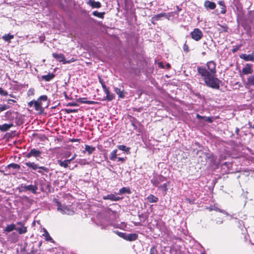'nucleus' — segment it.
<instances>
[{"instance_id":"6e6552de","label":"nucleus","mask_w":254,"mask_h":254,"mask_svg":"<svg viewBox=\"0 0 254 254\" xmlns=\"http://www.w3.org/2000/svg\"><path fill=\"white\" fill-rule=\"evenodd\" d=\"M42 154V152L39 150H38L35 148H33L31 149L30 152L27 153L25 157L27 158H29L31 157H34L35 158L40 157Z\"/></svg>"},{"instance_id":"6ab92c4d","label":"nucleus","mask_w":254,"mask_h":254,"mask_svg":"<svg viewBox=\"0 0 254 254\" xmlns=\"http://www.w3.org/2000/svg\"><path fill=\"white\" fill-rule=\"evenodd\" d=\"M55 76V75L53 73H49L47 75H44L41 76L42 79L45 81H49L53 79Z\"/></svg>"},{"instance_id":"f8f14e48","label":"nucleus","mask_w":254,"mask_h":254,"mask_svg":"<svg viewBox=\"0 0 254 254\" xmlns=\"http://www.w3.org/2000/svg\"><path fill=\"white\" fill-rule=\"evenodd\" d=\"M204 6L207 9H214L216 6L214 2L210 1L209 0H205L204 3Z\"/></svg>"},{"instance_id":"4c0bfd02","label":"nucleus","mask_w":254,"mask_h":254,"mask_svg":"<svg viewBox=\"0 0 254 254\" xmlns=\"http://www.w3.org/2000/svg\"><path fill=\"white\" fill-rule=\"evenodd\" d=\"M7 167L8 168H12L14 169H19L20 168V166L17 164L11 163L8 165Z\"/></svg>"},{"instance_id":"dca6fc26","label":"nucleus","mask_w":254,"mask_h":254,"mask_svg":"<svg viewBox=\"0 0 254 254\" xmlns=\"http://www.w3.org/2000/svg\"><path fill=\"white\" fill-rule=\"evenodd\" d=\"M204 155L205 156V159H208L211 164H216L215 160L216 158L213 155V154H210L208 153H205Z\"/></svg>"},{"instance_id":"e2e57ef3","label":"nucleus","mask_w":254,"mask_h":254,"mask_svg":"<svg viewBox=\"0 0 254 254\" xmlns=\"http://www.w3.org/2000/svg\"><path fill=\"white\" fill-rule=\"evenodd\" d=\"M158 65L161 68H164V65H163V63L162 62L159 63H158Z\"/></svg>"},{"instance_id":"20e7f679","label":"nucleus","mask_w":254,"mask_h":254,"mask_svg":"<svg viewBox=\"0 0 254 254\" xmlns=\"http://www.w3.org/2000/svg\"><path fill=\"white\" fill-rule=\"evenodd\" d=\"M25 164L29 168L33 169V170H36L38 169V172L42 174V172L48 173L49 170L48 168L44 166H38V165L35 162H26Z\"/></svg>"},{"instance_id":"a18cd8bd","label":"nucleus","mask_w":254,"mask_h":254,"mask_svg":"<svg viewBox=\"0 0 254 254\" xmlns=\"http://www.w3.org/2000/svg\"><path fill=\"white\" fill-rule=\"evenodd\" d=\"M0 95L1 96H5L8 95V92L4 90L2 88L0 87Z\"/></svg>"},{"instance_id":"c85d7f7f","label":"nucleus","mask_w":254,"mask_h":254,"mask_svg":"<svg viewBox=\"0 0 254 254\" xmlns=\"http://www.w3.org/2000/svg\"><path fill=\"white\" fill-rule=\"evenodd\" d=\"M14 230H16V227L15 225L12 223L10 225H7L5 229L4 230V231L5 232L9 233Z\"/></svg>"},{"instance_id":"1a4fd4ad","label":"nucleus","mask_w":254,"mask_h":254,"mask_svg":"<svg viewBox=\"0 0 254 254\" xmlns=\"http://www.w3.org/2000/svg\"><path fill=\"white\" fill-rule=\"evenodd\" d=\"M254 70L253 68V64H246L245 67H244L242 69L241 73L240 74L241 76H242V74L244 75H248L251 74L253 73Z\"/></svg>"},{"instance_id":"7ed1b4c3","label":"nucleus","mask_w":254,"mask_h":254,"mask_svg":"<svg viewBox=\"0 0 254 254\" xmlns=\"http://www.w3.org/2000/svg\"><path fill=\"white\" fill-rule=\"evenodd\" d=\"M54 201L57 205V210L60 211L63 214L72 215L74 213V211L71 210L70 208L67 207L66 206H62L61 203L58 200V199L55 198Z\"/></svg>"},{"instance_id":"ddd939ff","label":"nucleus","mask_w":254,"mask_h":254,"mask_svg":"<svg viewBox=\"0 0 254 254\" xmlns=\"http://www.w3.org/2000/svg\"><path fill=\"white\" fill-rule=\"evenodd\" d=\"M104 91L106 95L104 100H107L108 101H111L115 99V95L114 94L110 93L109 88L106 89Z\"/></svg>"},{"instance_id":"774afa93","label":"nucleus","mask_w":254,"mask_h":254,"mask_svg":"<svg viewBox=\"0 0 254 254\" xmlns=\"http://www.w3.org/2000/svg\"><path fill=\"white\" fill-rule=\"evenodd\" d=\"M166 67L168 68V69H169L171 68V65L169 63H167V64H166Z\"/></svg>"},{"instance_id":"bb28decb","label":"nucleus","mask_w":254,"mask_h":254,"mask_svg":"<svg viewBox=\"0 0 254 254\" xmlns=\"http://www.w3.org/2000/svg\"><path fill=\"white\" fill-rule=\"evenodd\" d=\"M16 231L20 234H23L27 232V227L26 226H22L21 227H16Z\"/></svg>"},{"instance_id":"bf43d9fd","label":"nucleus","mask_w":254,"mask_h":254,"mask_svg":"<svg viewBox=\"0 0 254 254\" xmlns=\"http://www.w3.org/2000/svg\"><path fill=\"white\" fill-rule=\"evenodd\" d=\"M134 225L135 226H139L141 225V223L140 222H134Z\"/></svg>"},{"instance_id":"aec40b11","label":"nucleus","mask_w":254,"mask_h":254,"mask_svg":"<svg viewBox=\"0 0 254 254\" xmlns=\"http://www.w3.org/2000/svg\"><path fill=\"white\" fill-rule=\"evenodd\" d=\"M13 124H4L2 125H0V130L2 132H5L8 130L10 127H13Z\"/></svg>"},{"instance_id":"0eeeda50","label":"nucleus","mask_w":254,"mask_h":254,"mask_svg":"<svg viewBox=\"0 0 254 254\" xmlns=\"http://www.w3.org/2000/svg\"><path fill=\"white\" fill-rule=\"evenodd\" d=\"M21 189H22V191H29L32 192L34 194L37 193V190H38V187L36 185H22L21 186Z\"/></svg>"},{"instance_id":"69168bd1","label":"nucleus","mask_w":254,"mask_h":254,"mask_svg":"<svg viewBox=\"0 0 254 254\" xmlns=\"http://www.w3.org/2000/svg\"><path fill=\"white\" fill-rule=\"evenodd\" d=\"M249 125L250 126V128H254V124L252 125L251 123H249Z\"/></svg>"},{"instance_id":"7c9ffc66","label":"nucleus","mask_w":254,"mask_h":254,"mask_svg":"<svg viewBox=\"0 0 254 254\" xmlns=\"http://www.w3.org/2000/svg\"><path fill=\"white\" fill-rule=\"evenodd\" d=\"M117 147L119 150L124 151L126 152V153H127V154L130 153V152H129L130 148L127 147L126 145H119L117 146Z\"/></svg>"},{"instance_id":"b1692460","label":"nucleus","mask_w":254,"mask_h":254,"mask_svg":"<svg viewBox=\"0 0 254 254\" xmlns=\"http://www.w3.org/2000/svg\"><path fill=\"white\" fill-rule=\"evenodd\" d=\"M138 238V235L135 233L127 234V241H133L136 240Z\"/></svg>"},{"instance_id":"4468645a","label":"nucleus","mask_w":254,"mask_h":254,"mask_svg":"<svg viewBox=\"0 0 254 254\" xmlns=\"http://www.w3.org/2000/svg\"><path fill=\"white\" fill-rule=\"evenodd\" d=\"M163 177L162 176H159L158 178H154L151 180V183L153 186L155 187H158L159 184L163 181Z\"/></svg>"},{"instance_id":"cd10ccee","label":"nucleus","mask_w":254,"mask_h":254,"mask_svg":"<svg viewBox=\"0 0 254 254\" xmlns=\"http://www.w3.org/2000/svg\"><path fill=\"white\" fill-rule=\"evenodd\" d=\"M95 150V147L86 144L85 145V151H87L89 155L92 154Z\"/></svg>"},{"instance_id":"9d476101","label":"nucleus","mask_w":254,"mask_h":254,"mask_svg":"<svg viewBox=\"0 0 254 254\" xmlns=\"http://www.w3.org/2000/svg\"><path fill=\"white\" fill-rule=\"evenodd\" d=\"M207 72L209 74H215L216 72V64L213 61H209L207 62Z\"/></svg>"},{"instance_id":"603ef678","label":"nucleus","mask_w":254,"mask_h":254,"mask_svg":"<svg viewBox=\"0 0 254 254\" xmlns=\"http://www.w3.org/2000/svg\"><path fill=\"white\" fill-rule=\"evenodd\" d=\"M204 120L205 121H207L209 123H212L213 122V120L211 117H205Z\"/></svg>"},{"instance_id":"c03bdc74","label":"nucleus","mask_w":254,"mask_h":254,"mask_svg":"<svg viewBox=\"0 0 254 254\" xmlns=\"http://www.w3.org/2000/svg\"><path fill=\"white\" fill-rule=\"evenodd\" d=\"M10 108V106H8V105H0V113L6 110V109H8Z\"/></svg>"},{"instance_id":"58836bf2","label":"nucleus","mask_w":254,"mask_h":254,"mask_svg":"<svg viewBox=\"0 0 254 254\" xmlns=\"http://www.w3.org/2000/svg\"><path fill=\"white\" fill-rule=\"evenodd\" d=\"M130 117V122H131V124L132 125V126L133 127V129H137V126L135 124V123L136 122V119L134 118V117H132L131 116H129Z\"/></svg>"},{"instance_id":"423d86ee","label":"nucleus","mask_w":254,"mask_h":254,"mask_svg":"<svg viewBox=\"0 0 254 254\" xmlns=\"http://www.w3.org/2000/svg\"><path fill=\"white\" fill-rule=\"evenodd\" d=\"M52 56L55 59H56L57 61L59 62H62L64 64L70 63L75 61L73 58L70 60L66 61L65 57L64 56V54L62 53L58 54L53 53L52 54Z\"/></svg>"},{"instance_id":"e433bc0d","label":"nucleus","mask_w":254,"mask_h":254,"mask_svg":"<svg viewBox=\"0 0 254 254\" xmlns=\"http://www.w3.org/2000/svg\"><path fill=\"white\" fill-rule=\"evenodd\" d=\"M117 149H115L112 151V152L110 154V160H111L112 161H114L115 160V159L117 158Z\"/></svg>"},{"instance_id":"5701e85b","label":"nucleus","mask_w":254,"mask_h":254,"mask_svg":"<svg viewBox=\"0 0 254 254\" xmlns=\"http://www.w3.org/2000/svg\"><path fill=\"white\" fill-rule=\"evenodd\" d=\"M249 87L254 86V74L249 76L246 83Z\"/></svg>"},{"instance_id":"72a5a7b5","label":"nucleus","mask_w":254,"mask_h":254,"mask_svg":"<svg viewBox=\"0 0 254 254\" xmlns=\"http://www.w3.org/2000/svg\"><path fill=\"white\" fill-rule=\"evenodd\" d=\"M169 184V182L168 183H164L162 185L160 186L159 188L161 189L165 193V194H166L168 190L167 187Z\"/></svg>"},{"instance_id":"2f4dec72","label":"nucleus","mask_w":254,"mask_h":254,"mask_svg":"<svg viewBox=\"0 0 254 254\" xmlns=\"http://www.w3.org/2000/svg\"><path fill=\"white\" fill-rule=\"evenodd\" d=\"M129 194L131 193L130 190L129 188L123 187L119 190V194H124V193Z\"/></svg>"},{"instance_id":"13d9d810","label":"nucleus","mask_w":254,"mask_h":254,"mask_svg":"<svg viewBox=\"0 0 254 254\" xmlns=\"http://www.w3.org/2000/svg\"><path fill=\"white\" fill-rule=\"evenodd\" d=\"M63 94H64V97H65V98L66 99H71V98H70L67 96V93H66V92H64Z\"/></svg>"},{"instance_id":"37998d69","label":"nucleus","mask_w":254,"mask_h":254,"mask_svg":"<svg viewBox=\"0 0 254 254\" xmlns=\"http://www.w3.org/2000/svg\"><path fill=\"white\" fill-rule=\"evenodd\" d=\"M117 234L120 236V237L123 238L125 240H127V233H123V232H117Z\"/></svg>"},{"instance_id":"de8ad7c7","label":"nucleus","mask_w":254,"mask_h":254,"mask_svg":"<svg viewBox=\"0 0 254 254\" xmlns=\"http://www.w3.org/2000/svg\"><path fill=\"white\" fill-rule=\"evenodd\" d=\"M183 50H184V52L186 53H188L189 52V46L186 43H185L183 46Z\"/></svg>"},{"instance_id":"393cba45","label":"nucleus","mask_w":254,"mask_h":254,"mask_svg":"<svg viewBox=\"0 0 254 254\" xmlns=\"http://www.w3.org/2000/svg\"><path fill=\"white\" fill-rule=\"evenodd\" d=\"M191 38L194 40L199 41L202 37V33H190Z\"/></svg>"},{"instance_id":"f704fd0d","label":"nucleus","mask_w":254,"mask_h":254,"mask_svg":"<svg viewBox=\"0 0 254 254\" xmlns=\"http://www.w3.org/2000/svg\"><path fill=\"white\" fill-rule=\"evenodd\" d=\"M149 254H159L157 246L154 245L151 248Z\"/></svg>"},{"instance_id":"a19ab883","label":"nucleus","mask_w":254,"mask_h":254,"mask_svg":"<svg viewBox=\"0 0 254 254\" xmlns=\"http://www.w3.org/2000/svg\"><path fill=\"white\" fill-rule=\"evenodd\" d=\"M45 234L43 235L45 237V239L46 241H50L52 240V238L50 236L48 232L46 230L44 229Z\"/></svg>"},{"instance_id":"4d7b16f0","label":"nucleus","mask_w":254,"mask_h":254,"mask_svg":"<svg viewBox=\"0 0 254 254\" xmlns=\"http://www.w3.org/2000/svg\"><path fill=\"white\" fill-rule=\"evenodd\" d=\"M196 118L198 119H204V120L205 117L204 116H200L199 114H197L196 115Z\"/></svg>"},{"instance_id":"052dcab7","label":"nucleus","mask_w":254,"mask_h":254,"mask_svg":"<svg viewBox=\"0 0 254 254\" xmlns=\"http://www.w3.org/2000/svg\"><path fill=\"white\" fill-rule=\"evenodd\" d=\"M17 225H19L20 227L22 226H24L23 223L21 221L17 222Z\"/></svg>"},{"instance_id":"8fccbe9b","label":"nucleus","mask_w":254,"mask_h":254,"mask_svg":"<svg viewBox=\"0 0 254 254\" xmlns=\"http://www.w3.org/2000/svg\"><path fill=\"white\" fill-rule=\"evenodd\" d=\"M66 106H71V107H74V106H78V104L76 103L75 102H69L66 105Z\"/></svg>"},{"instance_id":"09e8293b","label":"nucleus","mask_w":254,"mask_h":254,"mask_svg":"<svg viewBox=\"0 0 254 254\" xmlns=\"http://www.w3.org/2000/svg\"><path fill=\"white\" fill-rule=\"evenodd\" d=\"M66 112L67 113H76L77 112V109H66Z\"/></svg>"},{"instance_id":"a878e982","label":"nucleus","mask_w":254,"mask_h":254,"mask_svg":"<svg viewBox=\"0 0 254 254\" xmlns=\"http://www.w3.org/2000/svg\"><path fill=\"white\" fill-rule=\"evenodd\" d=\"M114 91L117 95H118L119 98H124L125 96L124 93V89L121 90L120 88L118 87H115Z\"/></svg>"},{"instance_id":"412c9836","label":"nucleus","mask_w":254,"mask_h":254,"mask_svg":"<svg viewBox=\"0 0 254 254\" xmlns=\"http://www.w3.org/2000/svg\"><path fill=\"white\" fill-rule=\"evenodd\" d=\"M207 209L210 211L214 210L217 212H220L225 215H228V213L226 211L222 210L215 206H210V207L207 208Z\"/></svg>"},{"instance_id":"f257e3e1","label":"nucleus","mask_w":254,"mask_h":254,"mask_svg":"<svg viewBox=\"0 0 254 254\" xmlns=\"http://www.w3.org/2000/svg\"><path fill=\"white\" fill-rule=\"evenodd\" d=\"M197 70L199 75L204 80L205 84L213 89H219L221 81L214 77L215 74H209L205 67L197 66Z\"/></svg>"},{"instance_id":"f3484780","label":"nucleus","mask_w":254,"mask_h":254,"mask_svg":"<svg viewBox=\"0 0 254 254\" xmlns=\"http://www.w3.org/2000/svg\"><path fill=\"white\" fill-rule=\"evenodd\" d=\"M218 4L221 6L220 13L224 14L227 11L226 6L224 0H220L218 1Z\"/></svg>"},{"instance_id":"3c124183","label":"nucleus","mask_w":254,"mask_h":254,"mask_svg":"<svg viewBox=\"0 0 254 254\" xmlns=\"http://www.w3.org/2000/svg\"><path fill=\"white\" fill-rule=\"evenodd\" d=\"M185 200L188 202L190 204H193L194 203V200H191V199L189 198H185Z\"/></svg>"},{"instance_id":"864d4df0","label":"nucleus","mask_w":254,"mask_h":254,"mask_svg":"<svg viewBox=\"0 0 254 254\" xmlns=\"http://www.w3.org/2000/svg\"><path fill=\"white\" fill-rule=\"evenodd\" d=\"M117 159L119 161H121L122 163H124L126 161V158L123 157H117Z\"/></svg>"},{"instance_id":"680f3d73","label":"nucleus","mask_w":254,"mask_h":254,"mask_svg":"<svg viewBox=\"0 0 254 254\" xmlns=\"http://www.w3.org/2000/svg\"><path fill=\"white\" fill-rule=\"evenodd\" d=\"M71 161L72 160L70 159H67V160H65V161L66 162L67 165H68V164H70V163L71 162Z\"/></svg>"},{"instance_id":"a211bd4d","label":"nucleus","mask_w":254,"mask_h":254,"mask_svg":"<svg viewBox=\"0 0 254 254\" xmlns=\"http://www.w3.org/2000/svg\"><path fill=\"white\" fill-rule=\"evenodd\" d=\"M77 101L81 103H84L89 105H93L96 103V102H94L93 101H89L87 100V98L84 97V98H79L77 99Z\"/></svg>"},{"instance_id":"5fc2aeb1","label":"nucleus","mask_w":254,"mask_h":254,"mask_svg":"<svg viewBox=\"0 0 254 254\" xmlns=\"http://www.w3.org/2000/svg\"><path fill=\"white\" fill-rule=\"evenodd\" d=\"M34 101L35 100H32V101H31L30 102H29L28 104V106L30 107H34Z\"/></svg>"},{"instance_id":"c9c22d12","label":"nucleus","mask_w":254,"mask_h":254,"mask_svg":"<svg viewBox=\"0 0 254 254\" xmlns=\"http://www.w3.org/2000/svg\"><path fill=\"white\" fill-rule=\"evenodd\" d=\"M2 38L5 41L9 42L11 39L13 38V35H10L8 33L3 35L2 37Z\"/></svg>"},{"instance_id":"338daca9","label":"nucleus","mask_w":254,"mask_h":254,"mask_svg":"<svg viewBox=\"0 0 254 254\" xmlns=\"http://www.w3.org/2000/svg\"><path fill=\"white\" fill-rule=\"evenodd\" d=\"M192 32H201V31L198 28H195Z\"/></svg>"},{"instance_id":"ea45409f","label":"nucleus","mask_w":254,"mask_h":254,"mask_svg":"<svg viewBox=\"0 0 254 254\" xmlns=\"http://www.w3.org/2000/svg\"><path fill=\"white\" fill-rule=\"evenodd\" d=\"M58 162L59 165L61 167H63L65 168H66L68 167V165H67L65 160L62 161L61 160H58Z\"/></svg>"},{"instance_id":"0e129e2a","label":"nucleus","mask_w":254,"mask_h":254,"mask_svg":"<svg viewBox=\"0 0 254 254\" xmlns=\"http://www.w3.org/2000/svg\"><path fill=\"white\" fill-rule=\"evenodd\" d=\"M7 101L8 103L12 102V103H15L16 101L13 99H8Z\"/></svg>"},{"instance_id":"4be33fe9","label":"nucleus","mask_w":254,"mask_h":254,"mask_svg":"<svg viewBox=\"0 0 254 254\" xmlns=\"http://www.w3.org/2000/svg\"><path fill=\"white\" fill-rule=\"evenodd\" d=\"M103 199L105 200L109 199L112 201H117L120 200V198L116 196L115 194L111 193L107 195V196H104Z\"/></svg>"},{"instance_id":"473e14b6","label":"nucleus","mask_w":254,"mask_h":254,"mask_svg":"<svg viewBox=\"0 0 254 254\" xmlns=\"http://www.w3.org/2000/svg\"><path fill=\"white\" fill-rule=\"evenodd\" d=\"M105 14V12H100L98 11H94L92 12V14L96 17H98L99 18H103L104 15Z\"/></svg>"},{"instance_id":"9b49d317","label":"nucleus","mask_w":254,"mask_h":254,"mask_svg":"<svg viewBox=\"0 0 254 254\" xmlns=\"http://www.w3.org/2000/svg\"><path fill=\"white\" fill-rule=\"evenodd\" d=\"M240 58L245 61H254V52H253L251 54L247 55L243 54L240 55Z\"/></svg>"},{"instance_id":"c756f323","label":"nucleus","mask_w":254,"mask_h":254,"mask_svg":"<svg viewBox=\"0 0 254 254\" xmlns=\"http://www.w3.org/2000/svg\"><path fill=\"white\" fill-rule=\"evenodd\" d=\"M147 199L150 203L157 202L158 201V198L153 194H150L147 197Z\"/></svg>"},{"instance_id":"f03ea898","label":"nucleus","mask_w":254,"mask_h":254,"mask_svg":"<svg viewBox=\"0 0 254 254\" xmlns=\"http://www.w3.org/2000/svg\"><path fill=\"white\" fill-rule=\"evenodd\" d=\"M47 96L44 95L40 96L37 100H35L34 108L40 114H42L44 111V108L42 107L41 101H47Z\"/></svg>"},{"instance_id":"49530a36","label":"nucleus","mask_w":254,"mask_h":254,"mask_svg":"<svg viewBox=\"0 0 254 254\" xmlns=\"http://www.w3.org/2000/svg\"><path fill=\"white\" fill-rule=\"evenodd\" d=\"M241 47V45H239L238 46H234L233 48L232 49V52L233 53H236L237 51L239 50L240 48Z\"/></svg>"},{"instance_id":"79ce46f5","label":"nucleus","mask_w":254,"mask_h":254,"mask_svg":"<svg viewBox=\"0 0 254 254\" xmlns=\"http://www.w3.org/2000/svg\"><path fill=\"white\" fill-rule=\"evenodd\" d=\"M99 82L101 84L102 87L103 88V91L105 90L106 89H108V88L106 86L105 82L103 81V79L101 78V77H99Z\"/></svg>"},{"instance_id":"2eb2a0df","label":"nucleus","mask_w":254,"mask_h":254,"mask_svg":"<svg viewBox=\"0 0 254 254\" xmlns=\"http://www.w3.org/2000/svg\"><path fill=\"white\" fill-rule=\"evenodd\" d=\"M87 3L92 8H98L101 6V4L99 1H95V0H89Z\"/></svg>"},{"instance_id":"39448f33","label":"nucleus","mask_w":254,"mask_h":254,"mask_svg":"<svg viewBox=\"0 0 254 254\" xmlns=\"http://www.w3.org/2000/svg\"><path fill=\"white\" fill-rule=\"evenodd\" d=\"M171 16L172 14L171 12H163L158 14L154 15L153 17H152L151 21L153 24H155L156 23V21L159 20H162L163 19H167L168 20H169L170 17Z\"/></svg>"},{"instance_id":"6e6d98bb","label":"nucleus","mask_w":254,"mask_h":254,"mask_svg":"<svg viewBox=\"0 0 254 254\" xmlns=\"http://www.w3.org/2000/svg\"><path fill=\"white\" fill-rule=\"evenodd\" d=\"M80 140H81L80 139H78V138H76V139L73 138V139H71L70 140V141L72 142H80Z\"/></svg>"}]
</instances>
